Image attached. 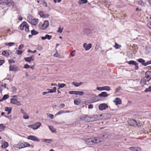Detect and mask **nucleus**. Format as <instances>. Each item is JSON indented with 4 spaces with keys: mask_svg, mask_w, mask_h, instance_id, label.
I'll use <instances>...</instances> for the list:
<instances>
[{
    "mask_svg": "<svg viewBox=\"0 0 151 151\" xmlns=\"http://www.w3.org/2000/svg\"><path fill=\"white\" fill-rule=\"evenodd\" d=\"M101 141L96 137L91 138L87 139L86 141V143L88 145H92L95 144L99 143Z\"/></svg>",
    "mask_w": 151,
    "mask_h": 151,
    "instance_id": "f257e3e1",
    "label": "nucleus"
},
{
    "mask_svg": "<svg viewBox=\"0 0 151 151\" xmlns=\"http://www.w3.org/2000/svg\"><path fill=\"white\" fill-rule=\"evenodd\" d=\"M0 3L4 6H13L14 2L10 0H0Z\"/></svg>",
    "mask_w": 151,
    "mask_h": 151,
    "instance_id": "f03ea898",
    "label": "nucleus"
},
{
    "mask_svg": "<svg viewBox=\"0 0 151 151\" xmlns=\"http://www.w3.org/2000/svg\"><path fill=\"white\" fill-rule=\"evenodd\" d=\"M20 28L21 30H23L24 28L25 30L27 32L29 31V26L27 23L26 22H22L20 25Z\"/></svg>",
    "mask_w": 151,
    "mask_h": 151,
    "instance_id": "7ed1b4c3",
    "label": "nucleus"
},
{
    "mask_svg": "<svg viewBox=\"0 0 151 151\" xmlns=\"http://www.w3.org/2000/svg\"><path fill=\"white\" fill-rule=\"evenodd\" d=\"M49 25V22L48 21H45L43 23H40L39 24L40 28L42 29H45Z\"/></svg>",
    "mask_w": 151,
    "mask_h": 151,
    "instance_id": "20e7f679",
    "label": "nucleus"
},
{
    "mask_svg": "<svg viewBox=\"0 0 151 151\" xmlns=\"http://www.w3.org/2000/svg\"><path fill=\"white\" fill-rule=\"evenodd\" d=\"M41 123L39 122H37L34 124L29 125L28 127L32 128L33 129H38L41 125Z\"/></svg>",
    "mask_w": 151,
    "mask_h": 151,
    "instance_id": "39448f33",
    "label": "nucleus"
},
{
    "mask_svg": "<svg viewBox=\"0 0 151 151\" xmlns=\"http://www.w3.org/2000/svg\"><path fill=\"white\" fill-rule=\"evenodd\" d=\"M19 143L21 148L29 147L30 146V145L29 144L24 141H20Z\"/></svg>",
    "mask_w": 151,
    "mask_h": 151,
    "instance_id": "423d86ee",
    "label": "nucleus"
},
{
    "mask_svg": "<svg viewBox=\"0 0 151 151\" xmlns=\"http://www.w3.org/2000/svg\"><path fill=\"white\" fill-rule=\"evenodd\" d=\"M69 93L70 94L78 95L81 96L83 95L84 94V93L83 91H69Z\"/></svg>",
    "mask_w": 151,
    "mask_h": 151,
    "instance_id": "0eeeda50",
    "label": "nucleus"
},
{
    "mask_svg": "<svg viewBox=\"0 0 151 151\" xmlns=\"http://www.w3.org/2000/svg\"><path fill=\"white\" fill-rule=\"evenodd\" d=\"M128 123L131 126L134 127L138 125L136 121L133 119H129L128 121Z\"/></svg>",
    "mask_w": 151,
    "mask_h": 151,
    "instance_id": "6e6552de",
    "label": "nucleus"
},
{
    "mask_svg": "<svg viewBox=\"0 0 151 151\" xmlns=\"http://www.w3.org/2000/svg\"><path fill=\"white\" fill-rule=\"evenodd\" d=\"M108 108V105L107 104L105 103L101 104L99 106V109L101 111L105 110Z\"/></svg>",
    "mask_w": 151,
    "mask_h": 151,
    "instance_id": "1a4fd4ad",
    "label": "nucleus"
},
{
    "mask_svg": "<svg viewBox=\"0 0 151 151\" xmlns=\"http://www.w3.org/2000/svg\"><path fill=\"white\" fill-rule=\"evenodd\" d=\"M96 89L99 91L106 90L107 91H109L110 90V88L109 86H105L102 87H98Z\"/></svg>",
    "mask_w": 151,
    "mask_h": 151,
    "instance_id": "9d476101",
    "label": "nucleus"
},
{
    "mask_svg": "<svg viewBox=\"0 0 151 151\" xmlns=\"http://www.w3.org/2000/svg\"><path fill=\"white\" fill-rule=\"evenodd\" d=\"M146 78L147 80L149 81L151 79V72L150 71H147L145 73V76L144 77Z\"/></svg>",
    "mask_w": 151,
    "mask_h": 151,
    "instance_id": "9b49d317",
    "label": "nucleus"
},
{
    "mask_svg": "<svg viewBox=\"0 0 151 151\" xmlns=\"http://www.w3.org/2000/svg\"><path fill=\"white\" fill-rule=\"evenodd\" d=\"M83 46L86 50H88L92 47V44H87L86 43H84L83 44Z\"/></svg>",
    "mask_w": 151,
    "mask_h": 151,
    "instance_id": "f8f14e48",
    "label": "nucleus"
},
{
    "mask_svg": "<svg viewBox=\"0 0 151 151\" xmlns=\"http://www.w3.org/2000/svg\"><path fill=\"white\" fill-rule=\"evenodd\" d=\"M27 138L28 139H30L34 141H36L37 142H39L40 141V140L38 138L34 136L30 135L28 136L27 137Z\"/></svg>",
    "mask_w": 151,
    "mask_h": 151,
    "instance_id": "ddd939ff",
    "label": "nucleus"
},
{
    "mask_svg": "<svg viewBox=\"0 0 151 151\" xmlns=\"http://www.w3.org/2000/svg\"><path fill=\"white\" fill-rule=\"evenodd\" d=\"M149 81L147 80V79L145 78L144 77L142 78L141 80L140 83L142 86H144V85L146 84L147 82H149Z\"/></svg>",
    "mask_w": 151,
    "mask_h": 151,
    "instance_id": "4468645a",
    "label": "nucleus"
},
{
    "mask_svg": "<svg viewBox=\"0 0 151 151\" xmlns=\"http://www.w3.org/2000/svg\"><path fill=\"white\" fill-rule=\"evenodd\" d=\"M34 58V56H31L29 57H26L24 58V60L27 62H30L32 61H33Z\"/></svg>",
    "mask_w": 151,
    "mask_h": 151,
    "instance_id": "2eb2a0df",
    "label": "nucleus"
},
{
    "mask_svg": "<svg viewBox=\"0 0 151 151\" xmlns=\"http://www.w3.org/2000/svg\"><path fill=\"white\" fill-rule=\"evenodd\" d=\"M129 149L130 150L133 151H140L141 150L140 147H130L129 148Z\"/></svg>",
    "mask_w": 151,
    "mask_h": 151,
    "instance_id": "dca6fc26",
    "label": "nucleus"
},
{
    "mask_svg": "<svg viewBox=\"0 0 151 151\" xmlns=\"http://www.w3.org/2000/svg\"><path fill=\"white\" fill-rule=\"evenodd\" d=\"M29 21V23L34 25H36L38 22V19H35Z\"/></svg>",
    "mask_w": 151,
    "mask_h": 151,
    "instance_id": "f3484780",
    "label": "nucleus"
},
{
    "mask_svg": "<svg viewBox=\"0 0 151 151\" xmlns=\"http://www.w3.org/2000/svg\"><path fill=\"white\" fill-rule=\"evenodd\" d=\"M114 102L115 103L116 105L120 104L121 103V100L119 98H115L114 101Z\"/></svg>",
    "mask_w": 151,
    "mask_h": 151,
    "instance_id": "a211bd4d",
    "label": "nucleus"
},
{
    "mask_svg": "<svg viewBox=\"0 0 151 151\" xmlns=\"http://www.w3.org/2000/svg\"><path fill=\"white\" fill-rule=\"evenodd\" d=\"M99 97H107L108 96V95L106 92H103L99 94L98 95Z\"/></svg>",
    "mask_w": 151,
    "mask_h": 151,
    "instance_id": "6ab92c4d",
    "label": "nucleus"
},
{
    "mask_svg": "<svg viewBox=\"0 0 151 151\" xmlns=\"http://www.w3.org/2000/svg\"><path fill=\"white\" fill-rule=\"evenodd\" d=\"M4 110L5 111L8 112L7 114L9 115L11 113L12 108L11 107H6Z\"/></svg>",
    "mask_w": 151,
    "mask_h": 151,
    "instance_id": "aec40b11",
    "label": "nucleus"
},
{
    "mask_svg": "<svg viewBox=\"0 0 151 151\" xmlns=\"http://www.w3.org/2000/svg\"><path fill=\"white\" fill-rule=\"evenodd\" d=\"M9 70L11 71H16L17 70V68L14 65H12L10 66Z\"/></svg>",
    "mask_w": 151,
    "mask_h": 151,
    "instance_id": "412c9836",
    "label": "nucleus"
},
{
    "mask_svg": "<svg viewBox=\"0 0 151 151\" xmlns=\"http://www.w3.org/2000/svg\"><path fill=\"white\" fill-rule=\"evenodd\" d=\"M85 120L87 122H91L90 117L88 116L87 115H85L83 116Z\"/></svg>",
    "mask_w": 151,
    "mask_h": 151,
    "instance_id": "4be33fe9",
    "label": "nucleus"
},
{
    "mask_svg": "<svg viewBox=\"0 0 151 151\" xmlns=\"http://www.w3.org/2000/svg\"><path fill=\"white\" fill-rule=\"evenodd\" d=\"M82 84V82H81L79 83H77L76 82H73L72 84L76 87H78L80 86Z\"/></svg>",
    "mask_w": 151,
    "mask_h": 151,
    "instance_id": "5701e85b",
    "label": "nucleus"
},
{
    "mask_svg": "<svg viewBox=\"0 0 151 151\" xmlns=\"http://www.w3.org/2000/svg\"><path fill=\"white\" fill-rule=\"evenodd\" d=\"M56 87H54L52 89H48L47 90L49 91H48V93H52L54 92H55L56 91Z\"/></svg>",
    "mask_w": 151,
    "mask_h": 151,
    "instance_id": "b1692460",
    "label": "nucleus"
},
{
    "mask_svg": "<svg viewBox=\"0 0 151 151\" xmlns=\"http://www.w3.org/2000/svg\"><path fill=\"white\" fill-rule=\"evenodd\" d=\"M8 144L6 142H4L2 144V147L3 148H6L8 147Z\"/></svg>",
    "mask_w": 151,
    "mask_h": 151,
    "instance_id": "393cba45",
    "label": "nucleus"
},
{
    "mask_svg": "<svg viewBox=\"0 0 151 151\" xmlns=\"http://www.w3.org/2000/svg\"><path fill=\"white\" fill-rule=\"evenodd\" d=\"M88 2L87 0H81L78 1V3L80 4H86Z\"/></svg>",
    "mask_w": 151,
    "mask_h": 151,
    "instance_id": "a878e982",
    "label": "nucleus"
},
{
    "mask_svg": "<svg viewBox=\"0 0 151 151\" xmlns=\"http://www.w3.org/2000/svg\"><path fill=\"white\" fill-rule=\"evenodd\" d=\"M127 63L129 65H136L137 63L133 60H130L127 62Z\"/></svg>",
    "mask_w": 151,
    "mask_h": 151,
    "instance_id": "bb28decb",
    "label": "nucleus"
},
{
    "mask_svg": "<svg viewBox=\"0 0 151 151\" xmlns=\"http://www.w3.org/2000/svg\"><path fill=\"white\" fill-rule=\"evenodd\" d=\"M5 127L6 126L4 125L3 124H0V132L4 131Z\"/></svg>",
    "mask_w": 151,
    "mask_h": 151,
    "instance_id": "cd10ccee",
    "label": "nucleus"
},
{
    "mask_svg": "<svg viewBox=\"0 0 151 151\" xmlns=\"http://www.w3.org/2000/svg\"><path fill=\"white\" fill-rule=\"evenodd\" d=\"M104 116H106V119H108L111 117V115L109 113H106L104 114Z\"/></svg>",
    "mask_w": 151,
    "mask_h": 151,
    "instance_id": "c85d7f7f",
    "label": "nucleus"
},
{
    "mask_svg": "<svg viewBox=\"0 0 151 151\" xmlns=\"http://www.w3.org/2000/svg\"><path fill=\"white\" fill-rule=\"evenodd\" d=\"M137 61L142 63V65H143V64H144L145 60L142 58H139L137 60Z\"/></svg>",
    "mask_w": 151,
    "mask_h": 151,
    "instance_id": "c756f323",
    "label": "nucleus"
},
{
    "mask_svg": "<svg viewBox=\"0 0 151 151\" xmlns=\"http://www.w3.org/2000/svg\"><path fill=\"white\" fill-rule=\"evenodd\" d=\"M65 86V84L64 83H58V86L59 87L58 88V89H59L60 88H63Z\"/></svg>",
    "mask_w": 151,
    "mask_h": 151,
    "instance_id": "7c9ffc66",
    "label": "nucleus"
},
{
    "mask_svg": "<svg viewBox=\"0 0 151 151\" xmlns=\"http://www.w3.org/2000/svg\"><path fill=\"white\" fill-rule=\"evenodd\" d=\"M56 53L54 54V56L59 58H61V56L59 55L58 53V51L56 49Z\"/></svg>",
    "mask_w": 151,
    "mask_h": 151,
    "instance_id": "2f4dec72",
    "label": "nucleus"
},
{
    "mask_svg": "<svg viewBox=\"0 0 151 151\" xmlns=\"http://www.w3.org/2000/svg\"><path fill=\"white\" fill-rule=\"evenodd\" d=\"M2 54L3 55L8 56L9 55V54L6 51H3L2 52Z\"/></svg>",
    "mask_w": 151,
    "mask_h": 151,
    "instance_id": "473e14b6",
    "label": "nucleus"
},
{
    "mask_svg": "<svg viewBox=\"0 0 151 151\" xmlns=\"http://www.w3.org/2000/svg\"><path fill=\"white\" fill-rule=\"evenodd\" d=\"M17 102V100L16 99H12L11 100V103L15 104Z\"/></svg>",
    "mask_w": 151,
    "mask_h": 151,
    "instance_id": "72a5a7b5",
    "label": "nucleus"
},
{
    "mask_svg": "<svg viewBox=\"0 0 151 151\" xmlns=\"http://www.w3.org/2000/svg\"><path fill=\"white\" fill-rule=\"evenodd\" d=\"M31 33L33 35H36L38 33V32L35 30H31Z\"/></svg>",
    "mask_w": 151,
    "mask_h": 151,
    "instance_id": "f704fd0d",
    "label": "nucleus"
},
{
    "mask_svg": "<svg viewBox=\"0 0 151 151\" xmlns=\"http://www.w3.org/2000/svg\"><path fill=\"white\" fill-rule=\"evenodd\" d=\"M74 103L75 104L78 105L80 103V100L78 99H75L74 100Z\"/></svg>",
    "mask_w": 151,
    "mask_h": 151,
    "instance_id": "c9c22d12",
    "label": "nucleus"
},
{
    "mask_svg": "<svg viewBox=\"0 0 151 151\" xmlns=\"http://www.w3.org/2000/svg\"><path fill=\"white\" fill-rule=\"evenodd\" d=\"M39 15L40 16L43 18H46V17L45 15L44 14L43 12H39Z\"/></svg>",
    "mask_w": 151,
    "mask_h": 151,
    "instance_id": "e433bc0d",
    "label": "nucleus"
},
{
    "mask_svg": "<svg viewBox=\"0 0 151 151\" xmlns=\"http://www.w3.org/2000/svg\"><path fill=\"white\" fill-rule=\"evenodd\" d=\"M101 137L103 139H104V138H106L107 137V135L105 133H103L101 135Z\"/></svg>",
    "mask_w": 151,
    "mask_h": 151,
    "instance_id": "4c0bfd02",
    "label": "nucleus"
},
{
    "mask_svg": "<svg viewBox=\"0 0 151 151\" xmlns=\"http://www.w3.org/2000/svg\"><path fill=\"white\" fill-rule=\"evenodd\" d=\"M53 141V140L52 139H45L44 140V141L48 143H50Z\"/></svg>",
    "mask_w": 151,
    "mask_h": 151,
    "instance_id": "58836bf2",
    "label": "nucleus"
},
{
    "mask_svg": "<svg viewBox=\"0 0 151 151\" xmlns=\"http://www.w3.org/2000/svg\"><path fill=\"white\" fill-rule=\"evenodd\" d=\"M144 91L145 92L151 91V86H150L148 88H146Z\"/></svg>",
    "mask_w": 151,
    "mask_h": 151,
    "instance_id": "ea45409f",
    "label": "nucleus"
},
{
    "mask_svg": "<svg viewBox=\"0 0 151 151\" xmlns=\"http://www.w3.org/2000/svg\"><path fill=\"white\" fill-rule=\"evenodd\" d=\"M9 97V96L7 94L4 95L2 98V100H5L7 99Z\"/></svg>",
    "mask_w": 151,
    "mask_h": 151,
    "instance_id": "a19ab883",
    "label": "nucleus"
},
{
    "mask_svg": "<svg viewBox=\"0 0 151 151\" xmlns=\"http://www.w3.org/2000/svg\"><path fill=\"white\" fill-rule=\"evenodd\" d=\"M23 116V118L25 119H28L29 118V116L26 113H24Z\"/></svg>",
    "mask_w": 151,
    "mask_h": 151,
    "instance_id": "79ce46f5",
    "label": "nucleus"
},
{
    "mask_svg": "<svg viewBox=\"0 0 151 151\" xmlns=\"http://www.w3.org/2000/svg\"><path fill=\"white\" fill-rule=\"evenodd\" d=\"M65 113V112H64V111H63L62 110H61V111H59L56 114V115L57 116V115H60L62 114H64Z\"/></svg>",
    "mask_w": 151,
    "mask_h": 151,
    "instance_id": "37998d69",
    "label": "nucleus"
},
{
    "mask_svg": "<svg viewBox=\"0 0 151 151\" xmlns=\"http://www.w3.org/2000/svg\"><path fill=\"white\" fill-rule=\"evenodd\" d=\"M49 127L52 132H55V129L52 126H49Z\"/></svg>",
    "mask_w": 151,
    "mask_h": 151,
    "instance_id": "c03bdc74",
    "label": "nucleus"
},
{
    "mask_svg": "<svg viewBox=\"0 0 151 151\" xmlns=\"http://www.w3.org/2000/svg\"><path fill=\"white\" fill-rule=\"evenodd\" d=\"M13 147L14 148H17L19 149H21L20 145H19V143L17 144L14 145H13Z\"/></svg>",
    "mask_w": 151,
    "mask_h": 151,
    "instance_id": "a18cd8bd",
    "label": "nucleus"
},
{
    "mask_svg": "<svg viewBox=\"0 0 151 151\" xmlns=\"http://www.w3.org/2000/svg\"><path fill=\"white\" fill-rule=\"evenodd\" d=\"M15 45V43L14 42H10L9 43H6L5 45L7 46H11Z\"/></svg>",
    "mask_w": 151,
    "mask_h": 151,
    "instance_id": "49530a36",
    "label": "nucleus"
},
{
    "mask_svg": "<svg viewBox=\"0 0 151 151\" xmlns=\"http://www.w3.org/2000/svg\"><path fill=\"white\" fill-rule=\"evenodd\" d=\"M151 64V60H150L146 63H145L144 64H143V65L145 66H146L148 65Z\"/></svg>",
    "mask_w": 151,
    "mask_h": 151,
    "instance_id": "de8ad7c7",
    "label": "nucleus"
},
{
    "mask_svg": "<svg viewBox=\"0 0 151 151\" xmlns=\"http://www.w3.org/2000/svg\"><path fill=\"white\" fill-rule=\"evenodd\" d=\"M138 4L142 6H144V3L141 0H139L138 2Z\"/></svg>",
    "mask_w": 151,
    "mask_h": 151,
    "instance_id": "09e8293b",
    "label": "nucleus"
},
{
    "mask_svg": "<svg viewBox=\"0 0 151 151\" xmlns=\"http://www.w3.org/2000/svg\"><path fill=\"white\" fill-rule=\"evenodd\" d=\"M121 46L119 45L117 43H116L115 45L114 46V47H115L116 49L119 48Z\"/></svg>",
    "mask_w": 151,
    "mask_h": 151,
    "instance_id": "8fccbe9b",
    "label": "nucleus"
},
{
    "mask_svg": "<svg viewBox=\"0 0 151 151\" xmlns=\"http://www.w3.org/2000/svg\"><path fill=\"white\" fill-rule=\"evenodd\" d=\"M46 38V39H48L49 40H50L52 37V36L51 35H45Z\"/></svg>",
    "mask_w": 151,
    "mask_h": 151,
    "instance_id": "3c124183",
    "label": "nucleus"
},
{
    "mask_svg": "<svg viewBox=\"0 0 151 151\" xmlns=\"http://www.w3.org/2000/svg\"><path fill=\"white\" fill-rule=\"evenodd\" d=\"M63 29V28L59 27L57 32L60 33H61L62 32Z\"/></svg>",
    "mask_w": 151,
    "mask_h": 151,
    "instance_id": "603ef678",
    "label": "nucleus"
},
{
    "mask_svg": "<svg viewBox=\"0 0 151 151\" xmlns=\"http://www.w3.org/2000/svg\"><path fill=\"white\" fill-rule=\"evenodd\" d=\"M22 53V50H17V54L19 55H21Z\"/></svg>",
    "mask_w": 151,
    "mask_h": 151,
    "instance_id": "864d4df0",
    "label": "nucleus"
},
{
    "mask_svg": "<svg viewBox=\"0 0 151 151\" xmlns=\"http://www.w3.org/2000/svg\"><path fill=\"white\" fill-rule=\"evenodd\" d=\"M90 119L91 122H93L96 120L94 116L90 117Z\"/></svg>",
    "mask_w": 151,
    "mask_h": 151,
    "instance_id": "5fc2aeb1",
    "label": "nucleus"
},
{
    "mask_svg": "<svg viewBox=\"0 0 151 151\" xmlns=\"http://www.w3.org/2000/svg\"><path fill=\"white\" fill-rule=\"evenodd\" d=\"M70 55L71 56H74L75 55V51H72L70 53Z\"/></svg>",
    "mask_w": 151,
    "mask_h": 151,
    "instance_id": "6e6d98bb",
    "label": "nucleus"
},
{
    "mask_svg": "<svg viewBox=\"0 0 151 151\" xmlns=\"http://www.w3.org/2000/svg\"><path fill=\"white\" fill-rule=\"evenodd\" d=\"M42 49V46L38 45L37 46V50H41Z\"/></svg>",
    "mask_w": 151,
    "mask_h": 151,
    "instance_id": "4d7b16f0",
    "label": "nucleus"
},
{
    "mask_svg": "<svg viewBox=\"0 0 151 151\" xmlns=\"http://www.w3.org/2000/svg\"><path fill=\"white\" fill-rule=\"evenodd\" d=\"M28 52V53H29L30 52H31L32 53H34L36 52L37 51L36 50H35L34 51H32L31 50H28L27 51Z\"/></svg>",
    "mask_w": 151,
    "mask_h": 151,
    "instance_id": "13d9d810",
    "label": "nucleus"
},
{
    "mask_svg": "<svg viewBox=\"0 0 151 151\" xmlns=\"http://www.w3.org/2000/svg\"><path fill=\"white\" fill-rule=\"evenodd\" d=\"M24 47V45L23 44H21L18 47V49L19 50L22 49Z\"/></svg>",
    "mask_w": 151,
    "mask_h": 151,
    "instance_id": "bf43d9fd",
    "label": "nucleus"
},
{
    "mask_svg": "<svg viewBox=\"0 0 151 151\" xmlns=\"http://www.w3.org/2000/svg\"><path fill=\"white\" fill-rule=\"evenodd\" d=\"M24 68L27 69L28 68H30V66L26 64L24 65Z\"/></svg>",
    "mask_w": 151,
    "mask_h": 151,
    "instance_id": "052dcab7",
    "label": "nucleus"
},
{
    "mask_svg": "<svg viewBox=\"0 0 151 151\" xmlns=\"http://www.w3.org/2000/svg\"><path fill=\"white\" fill-rule=\"evenodd\" d=\"M27 19L28 20V21L29 23L30 20H32V19L31 16H29L28 17Z\"/></svg>",
    "mask_w": 151,
    "mask_h": 151,
    "instance_id": "680f3d73",
    "label": "nucleus"
},
{
    "mask_svg": "<svg viewBox=\"0 0 151 151\" xmlns=\"http://www.w3.org/2000/svg\"><path fill=\"white\" fill-rule=\"evenodd\" d=\"M122 88L120 87L119 86L118 88H117L116 90V92H119V90L121 89Z\"/></svg>",
    "mask_w": 151,
    "mask_h": 151,
    "instance_id": "e2e57ef3",
    "label": "nucleus"
},
{
    "mask_svg": "<svg viewBox=\"0 0 151 151\" xmlns=\"http://www.w3.org/2000/svg\"><path fill=\"white\" fill-rule=\"evenodd\" d=\"M93 105L92 104H89L88 106V108H89V109H92L93 108Z\"/></svg>",
    "mask_w": 151,
    "mask_h": 151,
    "instance_id": "0e129e2a",
    "label": "nucleus"
},
{
    "mask_svg": "<svg viewBox=\"0 0 151 151\" xmlns=\"http://www.w3.org/2000/svg\"><path fill=\"white\" fill-rule=\"evenodd\" d=\"M12 91L14 92H15L16 91L17 89L15 87H12Z\"/></svg>",
    "mask_w": 151,
    "mask_h": 151,
    "instance_id": "69168bd1",
    "label": "nucleus"
},
{
    "mask_svg": "<svg viewBox=\"0 0 151 151\" xmlns=\"http://www.w3.org/2000/svg\"><path fill=\"white\" fill-rule=\"evenodd\" d=\"M15 104L17 105V106H21L22 105L20 102L18 101H17V102L16 104Z\"/></svg>",
    "mask_w": 151,
    "mask_h": 151,
    "instance_id": "338daca9",
    "label": "nucleus"
},
{
    "mask_svg": "<svg viewBox=\"0 0 151 151\" xmlns=\"http://www.w3.org/2000/svg\"><path fill=\"white\" fill-rule=\"evenodd\" d=\"M138 64L137 63V64H136V65H135V67L134 69L136 70H137L138 68Z\"/></svg>",
    "mask_w": 151,
    "mask_h": 151,
    "instance_id": "774afa93",
    "label": "nucleus"
}]
</instances>
